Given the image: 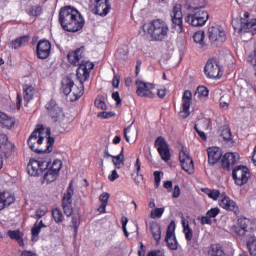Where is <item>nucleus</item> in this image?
<instances>
[{"label":"nucleus","mask_w":256,"mask_h":256,"mask_svg":"<svg viewBox=\"0 0 256 256\" xmlns=\"http://www.w3.org/2000/svg\"><path fill=\"white\" fill-rule=\"evenodd\" d=\"M59 22L64 31L69 33H77L83 29L85 19L77 9L67 6L62 8L59 12Z\"/></svg>","instance_id":"nucleus-1"},{"label":"nucleus","mask_w":256,"mask_h":256,"mask_svg":"<svg viewBox=\"0 0 256 256\" xmlns=\"http://www.w3.org/2000/svg\"><path fill=\"white\" fill-rule=\"evenodd\" d=\"M144 33H148L154 41H164L169 33V26L167 22L156 19L150 24H144L142 26Z\"/></svg>","instance_id":"nucleus-2"},{"label":"nucleus","mask_w":256,"mask_h":256,"mask_svg":"<svg viewBox=\"0 0 256 256\" xmlns=\"http://www.w3.org/2000/svg\"><path fill=\"white\" fill-rule=\"evenodd\" d=\"M77 79L79 81V85H75V82L71 78V76H67L63 81H62V90L64 95H70L71 101H77L78 99H81L83 97V93H85V86L83 83H85V79L83 77L77 76Z\"/></svg>","instance_id":"nucleus-3"},{"label":"nucleus","mask_w":256,"mask_h":256,"mask_svg":"<svg viewBox=\"0 0 256 256\" xmlns=\"http://www.w3.org/2000/svg\"><path fill=\"white\" fill-rule=\"evenodd\" d=\"M232 25L238 33H251V35L256 33V18H250L249 12H245L240 20H233Z\"/></svg>","instance_id":"nucleus-4"},{"label":"nucleus","mask_w":256,"mask_h":256,"mask_svg":"<svg viewBox=\"0 0 256 256\" xmlns=\"http://www.w3.org/2000/svg\"><path fill=\"white\" fill-rule=\"evenodd\" d=\"M203 7L205 5L195 7L192 13L187 15L185 22L192 25V27H203L209 20V13Z\"/></svg>","instance_id":"nucleus-5"},{"label":"nucleus","mask_w":256,"mask_h":256,"mask_svg":"<svg viewBox=\"0 0 256 256\" xmlns=\"http://www.w3.org/2000/svg\"><path fill=\"white\" fill-rule=\"evenodd\" d=\"M249 177H251V174L247 166H236L232 171V178L238 187H243V185L249 181Z\"/></svg>","instance_id":"nucleus-6"},{"label":"nucleus","mask_w":256,"mask_h":256,"mask_svg":"<svg viewBox=\"0 0 256 256\" xmlns=\"http://www.w3.org/2000/svg\"><path fill=\"white\" fill-rule=\"evenodd\" d=\"M43 133V127L41 128H36L30 135V137L28 138V145L29 148L31 149V151H34V153H45V151H43V149H39L36 148L35 145L38 143V145H42L43 141H44V137L41 136Z\"/></svg>","instance_id":"nucleus-7"},{"label":"nucleus","mask_w":256,"mask_h":256,"mask_svg":"<svg viewBox=\"0 0 256 256\" xmlns=\"http://www.w3.org/2000/svg\"><path fill=\"white\" fill-rule=\"evenodd\" d=\"M172 29L175 33L183 32V12H181V5L177 4L173 7L171 12Z\"/></svg>","instance_id":"nucleus-8"},{"label":"nucleus","mask_w":256,"mask_h":256,"mask_svg":"<svg viewBox=\"0 0 256 256\" xmlns=\"http://www.w3.org/2000/svg\"><path fill=\"white\" fill-rule=\"evenodd\" d=\"M90 7L93 13L105 17L111 9V4H109V0H90Z\"/></svg>","instance_id":"nucleus-9"},{"label":"nucleus","mask_w":256,"mask_h":256,"mask_svg":"<svg viewBox=\"0 0 256 256\" xmlns=\"http://www.w3.org/2000/svg\"><path fill=\"white\" fill-rule=\"evenodd\" d=\"M208 37L211 43H216V47H221V45H223L227 39L225 31L215 26H212L208 29Z\"/></svg>","instance_id":"nucleus-10"},{"label":"nucleus","mask_w":256,"mask_h":256,"mask_svg":"<svg viewBox=\"0 0 256 256\" xmlns=\"http://www.w3.org/2000/svg\"><path fill=\"white\" fill-rule=\"evenodd\" d=\"M46 109L48 111L49 117H51L52 121L54 123H57V121H61L63 118V108L57 104L55 100H50L46 104Z\"/></svg>","instance_id":"nucleus-11"},{"label":"nucleus","mask_w":256,"mask_h":256,"mask_svg":"<svg viewBox=\"0 0 256 256\" xmlns=\"http://www.w3.org/2000/svg\"><path fill=\"white\" fill-rule=\"evenodd\" d=\"M162 161H169L171 159V152L169 151V145L162 136H159L154 143Z\"/></svg>","instance_id":"nucleus-12"},{"label":"nucleus","mask_w":256,"mask_h":256,"mask_svg":"<svg viewBox=\"0 0 256 256\" xmlns=\"http://www.w3.org/2000/svg\"><path fill=\"white\" fill-rule=\"evenodd\" d=\"M45 167H48L45 161L30 160L27 165L28 175L39 177V175H43Z\"/></svg>","instance_id":"nucleus-13"},{"label":"nucleus","mask_w":256,"mask_h":256,"mask_svg":"<svg viewBox=\"0 0 256 256\" xmlns=\"http://www.w3.org/2000/svg\"><path fill=\"white\" fill-rule=\"evenodd\" d=\"M136 85V93L138 97H148L149 99H153V97H155V94L151 91V89H155L154 84L137 80Z\"/></svg>","instance_id":"nucleus-14"},{"label":"nucleus","mask_w":256,"mask_h":256,"mask_svg":"<svg viewBox=\"0 0 256 256\" xmlns=\"http://www.w3.org/2000/svg\"><path fill=\"white\" fill-rule=\"evenodd\" d=\"M179 161L181 164V168L183 171L191 175L195 171V165L193 164V158L189 154H187V151L182 150L179 154Z\"/></svg>","instance_id":"nucleus-15"},{"label":"nucleus","mask_w":256,"mask_h":256,"mask_svg":"<svg viewBox=\"0 0 256 256\" xmlns=\"http://www.w3.org/2000/svg\"><path fill=\"white\" fill-rule=\"evenodd\" d=\"M165 241L168 245V248L171 251H177L179 247V243L177 242V238L175 237V222L172 221L167 227L166 238Z\"/></svg>","instance_id":"nucleus-16"},{"label":"nucleus","mask_w":256,"mask_h":256,"mask_svg":"<svg viewBox=\"0 0 256 256\" xmlns=\"http://www.w3.org/2000/svg\"><path fill=\"white\" fill-rule=\"evenodd\" d=\"M191 101H193V93H191L190 90L184 91L182 96V111L179 113L182 119H187V117L191 115V112H189V109H191Z\"/></svg>","instance_id":"nucleus-17"},{"label":"nucleus","mask_w":256,"mask_h":256,"mask_svg":"<svg viewBox=\"0 0 256 256\" xmlns=\"http://www.w3.org/2000/svg\"><path fill=\"white\" fill-rule=\"evenodd\" d=\"M73 188L69 186L68 191L64 194L62 199L63 211L66 217L73 215Z\"/></svg>","instance_id":"nucleus-18"},{"label":"nucleus","mask_w":256,"mask_h":256,"mask_svg":"<svg viewBox=\"0 0 256 256\" xmlns=\"http://www.w3.org/2000/svg\"><path fill=\"white\" fill-rule=\"evenodd\" d=\"M36 53L38 59H47L51 55V43L47 40H40L37 44Z\"/></svg>","instance_id":"nucleus-19"},{"label":"nucleus","mask_w":256,"mask_h":256,"mask_svg":"<svg viewBox=\"0 0 256 256\" xmlns=\"http://www.w3.org/2000/svg\"><path fill=\"white\" fill-rule=\"evenodd\" d=\"M219 71V65L215 60H209L204 67V73L209 79H217L219 77Z\"/></svg>","instance_id":"nucleus-20"},{"label":"nucleus","mask_w":256,"mask_h":256,"mask_svg":"<svg viewBox=\"0 0 256 256\" xmlns=\"http://www.w3.org/2000/svg\"><path fill=\"white\" fill-rule=\"evenodd\" d=\"M94 67L95 65H93V63L82 60L80 66L77 69L76 76L82 77L84 81H87V79H89V74L91 73L92 69H94Z\"/></svg>","instance_id":"nucleus-21"},{"label":"nucleus","mask_w":256,"mask_h":256,"mask_svg":"<svg viewBox=\"0 0 256 256\" xmlns=\"http://www.w3.org/2000/svg\"><path fill=\"white\" fill-rule=\"evenodd\" d=\"M239 161V154L238 153H233V152H227L221 160L222 163V168L226 169V171H229L235 163Z\"/></svg>","instance_id":"nucleus-22"},{"label":"nucleus","mask_w":256,"mask_h":256,"mask_svg":"<svg viewBox=\"0 0 256 256\" xmlns=\"http://www.w3.org/2000/svg\"><path fill=\"white\" fill-rule=\"evenodd\" d=\"M85 51V47L81 46L77 48L74 52H69L67 57L69 63L75 65L76 67H80L81 61H83V52Z\"/></svg>","instance_id":"nucleus-23"},{"label":"nucleus","mask_w":256,"mask_h":256,"mask_svg":"<svg viewBox=\"0 0 256 256\" xmlns=\"http://www.w3.org/2000/svg\"><path fill=\"white\" fill-rule=\"evenodd\" d=\"M207 153L208 163L210 165H215V163H217L221 159V157H223V152L221 151V148H208Z\"/></svg>","instance_id":"nucleus-24"},{"label":"nucleus","mask_w":256,"mask_h":256,"mask_svg":"<svg viewBox=\"0 0 256 256\" xmlns=\"http://www.w3.org/2000/svg\"><path fill=\"white\" fill-rule=\"evenodd\" d=\"M249 225H251V221L247 218H239L238 219V227H236V233L240 237H245L247 235V231H249Z\"/></svg>","instance_id":"nucleus-25"},{"label":"nucleus","mask_w":256,"mask_h":256,"mask_svg":"<svg viewBox=\"0 0 256 256\" xmlns=\"http://www.w3.org/2000/svg\"><path fill=\"white\" fill-rule=\"evenodd\" d=\"M219 205L222 207V209H226V211H234V213L239 211V208H237V203L229 199L227 195H224V197L220 200Z\"/></svg>","instance_id":"nucleus-26"},{"label":"nucleus","mask_w":256,"mask_h":256,"mask_svg":"<svg viewBox=\"0 0 256 256\" xmlns=\"http://www.w3.org/2000/svg\"><path fill=\"white\" fill-rule=\"evenodd\" d=\"M11 203H15V196L9 192L0 193V211H3L5 207H9Z\"/></svg>","instance_id":"nucleus-27"},{"label":"nucleus","mask_w":256,"mask_h":256,"mask_svg":"<svg viewBox=\"0 0 256 256\" xmlns=\"http://www.w3.org/2000/svg\"><path fill=\"white\" fill-rule=\"evenodd\" d=\"M181 224L183 227V233L185 235L186 241H188V244L191 243L193 239V230L191 227H189V222L185 219V216H181Z\"/></svg>","instance_id":"nucleus-28"},{"label":"nucleus","mask_w":256,"mask_h":256,"mask_svg":"<svg viewBox=\"0 0 256 256\" xmlns=\"http://www.w3.org/2000/svg\"><path fill=\"white\" fill-rule=\"evenodd\" d=\"M15 125V119L9 117L7 114L0 112V127L4 129H11Z\"/></svg>","instance_id":"nucleus-29"},{"label":"nucleus","mask_w":256,"mask_h":256,"mask_svg":"<svg viewBox=\"0 0 256 256\" xmlns=\"http://www.w3.org/2000/svg\"><path fill=\"white\" fill-rule=\"evenodd\" d=\"M47 167H44L43 173H44V181H47V183H53L58 177V173L54 170H51L49 168V162H46Z\"/></svg>","instance_id":"nucleus-30"},{"label":"nucleus","mask_w":256,"mask_h":256,"mask_svg":"<svg viewBox=\"0 0 256 256\" xmlns=\"http://www.w3.org/2000/svg\"><path fill=\"white\" fill-rule=\"evenodd\" d=\"M25 43H29V36H21L16 38L15 40H12L8 46L11 47V49H19V47H23Z\"/></svg>","instance_id":"nucleus-31"},{"label":"nucleus","mask_w":256,"mask_h":256,"mask_svg":"<svg viewBox=\"0 0 256 256\" xmlns=\"http://www.w3.org/2000/svg\"><path fill=\"white\" fill-rule=\"evenodd\" d=\"M208 256H227V254L225 253V250H223V247L219 244H214L210 246Z\"/></svg>","instance_id":"nucleus-32"},{"label":"nucleus","mask_w":256,"mask_h":256,"mask_svg":"<svg viewBox=\"0 0 256 256\" xmlns=\"http://www.w3.org/2000/svg\"><path fill=\"white\" fill-rule=\"evenodd\" d=\"M149 227L155 241H161V226L157 222H151Z\"/></svg>","instance_id":"nucleus-33"},{"label":"nucleus","mask_w":256,"mask_h":256,"mask_svg":"<svg viewBox=\"0 0 256 256\" xmlns=\"http://www.w3.org/2000/svg\"><path fill=\"white\" fill-rule=\"evenodd\" d=\"M0 151L4 154L9 153L11 151V144L7 139V135L0 134Z\"/></svg>","instance_id":"nucleus-34"},{"label":"nucleus","mask_w":256,"mask_h":256,"mask_svg":"<svg viewBox=\"0 0 256 256\" xmlns=\"http://www.w3.org/2000/svg\"><path fill=\"white\" fill-rule=\"evenodd\" d=\"M46 227L47 225H45L43 221H40L39 223L36 222L33 228L31 229L32 241H37V237H39V234L41 233V229Z\"/></svg>","instance_id":"nucleus-35"},{"label":"nucleus","mask_w":256,"mask_h":256,"mask_svg":"<svg viewBox=\"0 0 256 256\" xmlns=\"http://www.w3.org/2000/svg\"><path fill=\"white\" fill-rule=\"evenodd\" d=\"M7 235L8 237H10V239H14L15 241H17L20 247H23V245H25V243L23 242V237H21V231L8 230Z\"/></svg>","instance_id":"nucleus-36"},{"label":"nucleus","mask_w":256,"mask_h":256,"mask_svg":"<svg viewBox=\"0 0 256 256\" xmlns=\"http://www.w3.org/2000/svg\"><path fill=\"white\" fill-rule=\"evenodd\" d=\"M23 91H24V100L27 102L31 101V99H33V96L35 95V88L31 85L24 84Z\"/></svg>","instance_id":"nucleus-37"},{"label":"nucleus","mask_w":256,"mask_h":256,"mask_svg":"<svg viewBox=\"0 0 256 256\" xmlns=\"http://www.w3.org/2000/svg\"><path fill=\"white\" fill-rule=\"evenodd\" d=\"M201 97H209V89L205 86H198L194 92V99H201Z\"/></svg>","instance_id":"nucleus-38"},{"label":"nucleus","mask_w":256,"mask_h":256,"mask_svg":"<svg viewBox=\"0 0 256 256\" xmlns=\"http://www.w3.org/2000/svg\"><path fill=\"white\" fill-rule=\"evenodd\" d=\"M247 248L249 250L250 255H256V237L250 236L247 240Z\"/></svg>","instance_id":"nucleus-39"},{"label":"nucleus","mask_w":256,"mask_h":256,"mask_svg":"<svg viewBox=\"0 0 256 256\" xmlns=\"http://www.w3.org/2000/svg\"><path fill=\"white\" fill-rule=\"evenodd\" d=\"M124 148H122L121 152L117 156H112V163L115 166L116 169H121V163L123 162V159L125 157L124 155Z\"/></svg>","instance_id":"nucleus-40"},{"label":"nucleus","mask_w":256,"mask_h":256,"mask_svg":"<svg viewBox=\"0 0 256 256\" xmlns=\"http://www.w3.org/2000/svg\"><path fill=\"white\" fill-rule=\"evenodd\" d=\"M61 167H63V162L59 159L54 160L52 164L48 163V168L58 174L61 171Z\"/></svg>","instance_id":"nucleus-41"},{"label":"nucleus","mask_w":256,"mask_h":256,"mask_svg":"<svg viewBox=\"0 0 256 256\" xmlns=\"http://www.w3.org/2000/svg\"><path fill=\"white\" fill-rule=\"evenodd\" d=\"M124 137L127 143H129L131 139L132 141H135L136 132L131 131V126H128L127 128L124 129Z\"/></svg>","instance_id":"nucleus-42"},{"label":"nucleus","mask_w":256,"mask_h":256,"mask_svg":"<svg viewBox=\"0 0 256 256\" xmlns=\"http://www.w3.org/2000/svg\"><path fill=\"white\" fill-rule=\"evenodd\" d=\"M94 103L97 109H101L102 111L107 110V104H105V98L103 96H98Z\"/></svg>","instance_id":"nucleus-43"},{"label":"nucleus","mask_w":256,"mask_h":256,"mask_svg":"<svg viewBox=\"0 0 256 256\" xmlns=\"http://www.w3.org/2000/svg\"><path fill=\"white\" fill-rule=\"evenodd\" d=\"M42 13H43V8H41V6H32L28 10V15H30L31 17H39V15H41Z\"/></svg>","instance_id":"nucleus-44"},{"label":"nucleus","mask_w":256,"mask_h":256,"mask_svg":"<svg viewBox=\"0 0 256 256\" xmlns=\"http://www.w3.org/2000/svg\"><path fill=\"white\" fill-rule=\"evenodd\" d=\"M53 219L56 223H63V212L60 209L56 208L52 211Z\"/></svg>","instance_id":"nucleus-45"},{"label":"nucleus","mask_w":256,"mask_h":256,"mask_svg":"<svg viewBox=\"0 0 256 256\" xmlns=\"http://www.w3.org/2000/svg\"><path fill=\"white\" fill-rule=\"evenodd\" d=\"M193 39L195 43H198L199 45H203L205 41V32L203 31H198L194 34Z\"/></svg>","instance_id":"nucleus-46"},{"label":"nucleus","mask_w":256,"mask_h":256,"mask_svg":"<svg viewBox=\"0 0 256 256\" xmlns=\"http://www.w3.org/2000/svg\"><path fill=\"white\" fill-rule=\"evenodd\" d=\"M163 213H165V208H155L151 211L150 217L151 219H159L163 216Z\"/></svg>","instance_id":"nucleus-47"},{"label":"nucleus","mask_w":256,"mask_h":256,"mask_svg":"<svg viewBox=\"0 0 256 256\" xmlns=\"http://www.w3.org/2000/svg\"><path fill=\"white\" fill-rule=\"evenodd\" d=\"M203 123H207V120H201L200 122H198V124L194 125V129L198 133L199 137H201V139H203V141H207V134H205V132L199 130V125H201Z\"/></svg>","instance_id":"nucleus-48"},{"label":"nucleus","mask_w":256,"mask_h":256,"mask_svg":"<svg viewBox=\"0 0 256 256\" xmlns=\"http://www.w3.org/2000/svg\"><path fill=\"white\" fill-rule=\"evenodd\" d=\"M46 214H47V207L42 206L36 210L35 218L41 219V217H45Z\"/></svg>","instance_id":"nucleus-49"},{"label":"nucleus","mask_w":256,"mask_h":256,"mask_svg":"<svg viewBox=\"0 0 256 256\" xmlns=\"http://www.w3.org/2000/svg\"><path fill=\"white\" fill-rule=\"evenodd\" d=\"M221 137H223L224 141H231L232 139L231 129L224 128L221 132Z\"/></svg>","instance_id":"nucleus-50"},{"label":"nucleus","mask_w":256,"mask_h":256,"mask_svg":"<svg viewBox=\"0 0 256 256\" xmlns=\"http://www.w3.org/2000/svg\"><path fill=\"white\" fill-rule=\"evenodd\" d=\"M47 141H48L47 149H45L43 151H44V153H51L53 151V143H55V138L48 136Z\"/></svg>","instance_id":"nucleus-51"},{"label":"nucleus","mask_w":256,"mask_h":256,"mask_svg":"<svg viewBox=\"0 0 256 256\" xmlns=\"http://www.w3.org/2000/svg\"><path fill=\"white\" fill-rule=\"evenodd\" d=\"M219 213H221V210H219V208H212V209L207 211L206 215L210 219H214V217H217Z\"/></svg>","instance_id":"nucleus-52"},{"label":"nucleus","mask_w":256,"mask_h":256,"mask_svg":"<svg viewBox=\"0 0 256 256\" xmlns=\"http://www.w3.org/2000/svg\"><path fill=\"white\" fill-rule=\"evenodd\" d=\"M154 187L155 189H159V185H161V172L155 171L154 172Z\"/></svg>","instance_id":"nucleus-53"},{"label":"nucleus","mask_w":256,"mask_h":256,"mask_svg":"<svg viewBox=\"0 0 256 256\" xmlns=\"http://www.w3.org/2000/svg\"><path fill=\"white\" fill-rule=\"evenodd\" d=\"M98 117L101 119H111V117H115V112H101L98 114Z\"/></svg>","instance_id":"nucleus-54"},{"label":"nucleus","mask_w":256,"mask_h":256,"mask_svg":"<svg viewBox=\"0 0 256 256\" xmlns=\"http://www.w3.org/2000/svg\"><path fill=\"white\" fill-rule=\"evenodd\" d=\"M79 225H81L79 218L76 216H72V226L74 228L75 233H77V230L79 229Z\"/></svg>","instance_id":"nucleus-55"},{"label":"nucleus","mask_w":256,"mask_h":256,"mask_svg":"<svg viewBox=\"0 0 256 256\" xmlns=\"http://www.w3.org/2000/svg\"><path fill=\"white\" fill-rule=\"evenodd\" d=\"M109 197H111V195H110L109 193L103 192V193L100 195L99 199H100L101 203H105L106 205H108V203H109Z\"/></svg>","instance_id":"nucleus-56"},{"label":"nucleus","mask_w":256,"mask_h":256,"mask_svg":"<svg viewBox=\"0 0 256 256\" xmlns=\"http://www.w3.org/2000/svg\"><path fill=\"white\" fill-rule=\"evenodd\" d=\"M219 195H221V192H219V190H211L210 192V199H213L214 201H217V199H219Z\"/></svg>","instance_id":"nucleus-57"},{"label":"nucleus","mask_w":256,"mask_h":256,"mask_svg":"<svg viewBox=\"0 0 256 256\" xmlns=\"http://www.w3.org/2000/svg\"><path fill=\"white\" fill-rule=\"evenodd\" d=\"M200 222H201V225H211V223H213V222L211 221V218H210L208 215L202 216V217L200 218Z\"/></svg>","instance_id":"nucleus-58"},{"label":"nucleus","mask_w":256,"mask_h":256,"mask_svg":"<svg viewBox=\"0 0 256 256\" xmlns=\"http://www.w3.org/2000/svg\"><path fill=\"white\" fill-rule=\"evenodd\" d=\"M220 107L225 109V107H229V102L227 101V96H222L220 98Z\"/></svg>","instance_id":"nucleus-59"},{"label":"nucleus","mask_w":256,"mask_h":256,"mask_svg":"<svg viewBox=\"0 0 256 256\" xmlns=\"http://www.w3.org/2000/svg\"><path fill=\"white\" fill-rule=\"evenodd\" d=\"M112 99H114V101H116L117 105H121V96L119 95V92H113L112 93Z\"/></svg>","instance_id":"nucleus-60"},{"label":"nucleus","mask_w":256,"mask_h":256,"mask_svg":"<svg viewBox=\"0 0 256 256\" xmlns=\"http://www.w3.org/2000/svg\"><path fill=\"white\" fill-rule=\"evenodd\" d=\"M109 181H116V179H119V174L117 173V170H113L111 175L108 176Z\"/></svg>","instance_id":"nucleus-61"},{"label":"nucleus","mask_w":256,"mask_h":256,"mask_svg":"<svg viewBox=\"0 0 256 256\" xmlns=\"http://www.w3.org/2000/svg\"><path fill=\"white\" fill-rule=\"evenodd\" d=\"M148 256H165V252L161 250H154L148 253Z\"/></svg>","instance_id":"nucleus-62"},{"label":"nucleus","mask_w":256,"mask_h":256,"mask_svg":"<svg viewBox=\"0 0 256 256\" xmlns=\"http://www.w3.org/2000/svg\"><path fill=\"white\" fill-rule=\"evenodd\" d=\"M181 195V188L179 185L174 186V192H173V197L174 199H177Z\"/></svg>","instance_id":"nucleus-63"},{"label":"nucleus","mask_w":256,"mask_h":256,"mask_svg":"<svg viewBox=\"0 0 256 256\" xmlns=\"http://www.w3.org/2000/svg\"><path fill=\"white\" fill-rule=\"evenodd\" d=\"M119 79H121L119 76L115 75L112 81V85L113 87H115V89H117V87H119Z\"/></svg>","instance_id":"nucleus-64"}]
</instances>
